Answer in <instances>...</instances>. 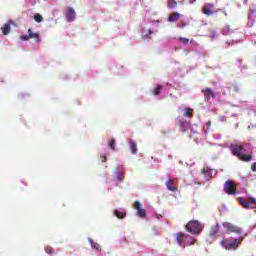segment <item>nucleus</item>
<instances>
[{
    "label": "nucleus",
    "instance_id": "obj_1",
    "mask_svg": "<svg viewBox=\"0 0 256 256\" xmlns=\"http://www.w3.org/2000/svg\"><path fill=\"white\" fill-rule=\"evenodd\" d=\"M203 227H205V225L198 220H190L186 224L185 229L188 233H191V235H200L201 231H203Z\"/></svg>",
    "mask_w": 256,
    "mask_h": 256
},
{
    "label": "nucleus",
    "instance_id": "obj_2",
    "mask_svg": "<svg viewBox=\"0 0 256 256\" xmlns=\"http://www.w3.org/2000/svg\"><path fill=\"white\" fill-rule=\"evenodd\" d=\"M241 243H243V237L236 238L232 242H229V240H224L221 242V245L227 251H237V249H239V245H241Z\"/></svg>",
    "mask_w": 256,
    "mask_h": 256
},
{
    "label": "nucleus",
    "instance_id": "obj_3",
    "mask_svg": "<svg viewBox=\"0 0 256 256\" xmlns=\"http://www.w3.org/2000/svg\"><path fill=\"white\" fill-rule=\"evenodd\" d=\"M224 192L227 193V195H237V186L233 180H227L224 183Z\"/></svg>",
    "mask_w": 256,
    "mask_h": 256
},
{
    "label": "nucleus",
    "instance_id": "obj_4",
    "mask_svg": "<svg viewBox=\"0 0 256 256\" xmlns=\"http://www.w3.org/2000/svg\"><path fill=\"white\" fill-rule=\"evenodd\" d=\"M215 9V5L211 3L204 4L203 13L204 15H207V17H211L213 13H219L221 12V9L213 10Z\"/></svg>",
    "mask_w": 256,
    "mask_h": 256
},
{
    "label": "nucleus",
    "instance_id": "obj_5",
    "mask_svg": "<svg viewBox=\"0 0 256 256\" xmlns=\"http://www.w3.org/2000/svg\"><path fill=\"white\" fill-rule=\"evenodd\" d=\"M243 149H245L243 145H239L235 143H232L230 145V151L232 152V155L238 158L241 157V155L243 154Z\"/></svg>",
    "mask_w": 256,
    "mask_h": 256
},
{
    "label": "nucleus",
    "instance_id": "obj_6",
    "mask_svg": "<svg viewBox=\"0 0 256 256\" xmlns=\"http://www.w3.org/2000/svg\"><path fill=\"white\" fill-rule=\"evenodd\" d=\"M134 209L137 211V215L141 219H144V217H147V211L141 208V203L139 201L134 202Z\"/></svg>",
    "mask_w": 256,
    "mask_h": 256
},
{
    "label": "nucleus",
    "instance_id": "obj_7",
    "mask_svg": "<svg viewBox=\"0 0 256 256\" xmlns=\"http://www.w3.org/2000/svg\"><path fill=\"white\" fill-rule=\"evenodd\" d=\"M201 93H203L205 101L209 102L211 99H215V92L211 88L202 89Z\"/></svg>",
    "mask_w": 256,
    "mask_h": 256
},
{
    "label": "nucleus",
    "instance_id": "obj_8",
    "mask_svg": "<svg viewBox=\"0 0 256 256\" xmlns=\"http://www.w3.org/2000/svg\"><path fill=\"white\" fill-rule=\"evenodd\" d=\"M176 241L179 247H183L185 249V241H187V234L179 232L176 234Z\"/></svg>",
    "mask_w": 256,
    "mask_h": 256
},
{
    "label": "nucleus",
    "instance_id": "obj_9",
    "mask_svg": "<svg viewBox=\"0 0 256 256\" xmlns=\"http://www.w3.org/2000/svg\"><path fill=\"white\" fill-rule=\"evenodd\" d=\"M223 227L227 229V231H230L231 233H236V234L241 233V229L239 228V226H235L229 222H224Z\"/></svg>",
    "mask_w": 256,
    "mask_h": 256
},
{
    "label": "nucleus",
    "instance_id": "obj_10",
    "mask_svg": "<svg viewBox=\"0 0 256 256\" xmlns=\"http://www.w3.org/2000/svg\"><path fill=\"white\" fill-rule=\"evenodd\" d=\"M179 19H181V14H179V12H172L168 17L169 23H175L179 21Z\"/></svg>",
    "mask_w": 256,
    "mask_h": 256
},
{
    "label": "nucleus",
    "instance_id": "obj_11",
    "mask_svg": "<svg viewBox=\"0 0 256 256\" xmlns=\"http://www.w3.org/2000/svg\"><path fill=\"white\" fill-rule=\"evenodd\" d=\"M76 14H75V9L70 8L68 9V11L66 12V19L69 22H73L75 20Z\"/></svg>",
    "mask_w": 256,
    "mask_h": 256
},
{
    "label": "nucleus",
    "instance_id": "obj_12",
    "mask_svg": "<svg viewBox=\"0 0 256 256\" xmlns=\"http://www.w3.org/2000/svg\"><path fill=\"white\" fill-rule=\"evenodd\" d=\"M166 187H167L168 191H172V192L177 191V186L175 185V183L173 182V180H171V177H169V176H168V180L166 182Z\"/></svg>",
    "mask_w": 256,
    "mask_h": 256
},
{
    "label": "nucleus",
    "instance_id": "obj_13",
    "mask_svg": "<svg viewBox=\"0 0 256 256\" xmlns=\"http://www.w3.org/2000/svg\"><path fill=\"white\" fill-rule=\"evenodd\" d=\"M239 201L242 207H244L245 209H255V206L251 205L249 200L245 198H239Z\"/></svg>",
    "mask_w": 256,
    "mask_h": 256
},
{
    "label": "nucleus",
    "instance_id": "obj_14",
    "mask_svg": "<svg viewBox=\"0 0 256 256\" xmlns=\"http://www.w3.org/2000/svg\"><path fill=\"white\" fill-rule=\"evenodd\" d=\"M28 35H29L30 39H35V41H37V43H39V41H41V36L39 35V33H33V31L31 29H28Z\"/></svg>",
    "mask_w": 256,
    "mask_h": 256
},
{
    "label": "nucleus",
    "instance_id": "obj_15",
    "mask_svg": "<svg viewBox=\"0 0 256 256\" xmlns=\"http://www.w3.org/2000/svg\"><path fill=\"white\" fill-rule=\"evenodd\" d=\"M186 237L184 248L189 247V245H195V238H193V236L186 234Z\"/></svg>",
    "mask_w": 256,
    "mask_h": 256
},
{
    "label": "nucleus",
    "instance_id": "obj_16",
    "mask_svg": "<svg viewBox=\"0 0 256 256\" xmlns=\"http://www.w3.org/2000/svg\"><path fill=\"white\" fill-rule=\"evenodd\" d=\"M219 229H220L219 224L212 226L209 232L210 237H215V235L219 233Z\"/></svg>",
    "mask_w": 256,
    "mask_h": 256
},
{
    "label": "nucleus",
    "instance_id": "obj_17",
    "mask_svg": "<svg viewBox=\"0 0 256 256\" xmlns=\"http://www.w3.org/2000/svg\"><path fill=\"white\" fill-rule=\"evenodd\" d=\"M238 159L240 161L249 162L253 159V156L250 154H241V156H238Z\"/></svg>",
    "mask_w": 256,
    "mask_h": 256
},
{
    "label": "nucleus",
    "instance_id": "obj_18",
    "mask_svg": "<svg viewBox=\"0 0 256 256\" xmlns=\"http://www.w3.org/2000/svg\"><path fill=\"white\" fill-rule=\"evenodd\" d=\"M1 31L3 35H9L11 33V25L9 23H6L2 28Z\"/></svg>",
    "mask_w": 256,
    "mask_h": 256
},
{
    "label": "nucleus",
    "instance_id": "obj_19",
    "mask_svg": "<svg viewBox=\"0 0 256 256\" xmlns=\"http://www.w3.org/2000/svg\"><path fill=\"white\" fill-rule=\"evenodd\" d=\"M130 151L133 155H137V143L133 140L130 141Z\"/></svg>",
    "mask_w": 256,
    "mask_h": 256
},
{
    "label": "nucleus",
    "instance_id": "obj_20",
    "mask_svg": "<svg viewBox=\"0 0 256 256\" xmlns=\"http://www.w3.org/2000/svg\"><path fill=\"white\" fill-rule=\"evenodd\" d=\"M183 117H193V110L189 107L184 108Z\"/></svg>",
    "mask_w": 256,
    "mask_h": 256
},
{
    "label": "nucleus",
    "instance_id": "obj_21",
    "mask_svg": "<svg viewBox=\"0 0 256 256\" xmlns=\"http://www.w3.org/2000/svg\"><path fill=\"white\" fill-rule=\"evenodd\" d=\"M114 215L115 217H117L118 219H125V217H127V213L126 212H121L119 210H115L114 211Z\"/></svg>",
    "mask_w": 256,
    "mask_h": 256
},
{
    "label": "nucleus",
    "instance_id": "obj_22",
    "mask_svg": "<svg viewBox=\"0 0 256 256\" xmlns=\"http://www.w3.org/2000/svg\"><path fill=\"white\" fill-rule=\"evenodd\" d=\"M117 145V142L115 141V139H110L109 143H108V147L109 149H111L112 151H115V147Z\"/></svg>",
    "mask_w": 256,
    "mask_h": 256
},
{
    "label": "nucleus",
    "instance_id": "obj_23",
    "mask_svg": "<svg viewBox=\"0 0 256 256\" xmlns=\"http://www.w3.org/2000/svg\"><path fill=\"white\" fill-rule=\"evenodd\" d=\"M175 7H177V1L168 0V9H175Z\"/></svg>",
    "mask_w": 256,
    "mask_h": 256
},
{
    "label": "nucleus",
    "instance_id": "obj_24",
    "mask_svg": "<svg viewBox=\"0 0 256 256\" xmlns=\"http://www.w3.org/2000/svg\"><path fill=\"white\" fill-rule=\"evenodd\" d=\"M45 253H47V255H53L55 253V249H53L51 246H46Z\"/></svg>",
    "mask_w": 256,
    "mask_h": 256
},
{
    "label": "nucleus",
    "instance_id": "obj_25",
    "mask_svg": "<svg viewBox=\"0 0 256 256\" xmlns=\"http://www.w3.org/2000/svg\"><path fill=\"white\" fill-rule=\"evenodd\" d=\"M163 89L162 85H158L156 88L153 89V93L155 95H161V90Z\"/></svg>",
    "mask_w": 256,
    "mask_h": 256
},
{
    "label": "nucleus",
    "instance_id": "obj_26",
    "mask_svg": "<svg viewBox=\"0 0 256 256\" xmlns=\"http://www.w3.org/2000/svg\"><path fill=\"white\" fill-rule=\"evenodd\" d=\"M34 20L36 21V23H41L43 21V16L41 14H35Z\"/></svg>",
    "mask_w": 256,
    "mask_h": 256
},
{
    "label": "nucleus",
    "instance_id": "obj_27",
    "mask_svg": "<svg viewBox=\"0 0 256 256\" xmlns=\"http://www.w3.org/2000/svg\"><path fill=\"white\" fill-rule=\"evenodd\" d=\"M211 172V169L209 166H204L201 170L202 175H205L207 173Z\"/></svg>",
    "mask_w": 256,
    "mask_h": 256
},
{
    "label": "nucleus",
    "instance_id": "obj_28",
    "mask_svg": "<svg viewBox=\"0 0 256 256\" xmlns=\"http://www.w3.org/2000/svg\"><path fill=\"white\" fill-rule=\"evenodd\" d=\"M117 180L118 181H123V179H125V174H123V172H117Z\"/></svg>",
    "mask_w": 256,
    "mask_h": 256
},
{
    "label": "nucleus",
    "instance_id": "obj_29",
    "mask_svg": "<svg viewBox=\"0 0 256 256\" xmlns=\"http://www.w3.org/2000/svg\"><path fill=\"white\" fill-rule=\"evenodd\" d=\"M179 42L183 43L184 45H187V43H189V39L188 38L180 37L179 38Z\"/></svg>",
    "mask_w": 256,
    "mask_h": 256
},
{
    "label": "nucleus",
    "instance_id": "obj_30",
    "mask_svg": "<svg viewBox=\"0 0 256 256\" xmlns=\"http://www.w3.org/2000/svg\"><path fill=\"white\" fill-rule=\"evenodd\" d=\"M29 39H31L29 34L28 35H21L20 36V40L21 41H29Z\"/></svg>",
    "mask_w": 256,
    "mask_h": 256
},
{
    "label": "nucleus",
    "instance_id": "obj_31",
    "mask_svg": "<svg viewBox=\"0 0 256 256\" xmlns=\"http://www.w3.org/2000/svg\"><path fill=\"white\" fill-rule=\"evenodd\" d=\"M248 202L250 203V205H256V199L253 197L248 198Z\"/></svg>",
    "mask_w": 256,
    "mask_h": 256
},
{
    "label": "nucleus",
    "instance_id": "obj_32",
    "mask_svg": "<svg viewBox=\"0 0 256 256\" xmlns=\"http://www.w3.org/2000/svg\"><path fill=\"white\" fill-rule=\"evenodd\" d=\"M101 161H102V163H105L106 161H107V154H103L102 156H101Z\"/></svg>",
    "mask_w": 256,
    "mask_h": 256
},
{
    "label": "nucleus",
    "instance_id": "obj_33",
    "mask_svg": "<svg viewBox=\"0 0 256 256\" xmlns=\"http://www.w3.org/2000/svg\"><path fill=\"white\" fill-rule=\"evenodd\" d=\"M178 125L181 127H185V121L184 120H178Z\"/></svg>",
    "mask_w": 256,
    "mask_h": 256
},
{
    "label": "nucleus",
    "instance_id": "obj_34",
    "mask_svg": "<svg viewBox=\"0 0 256 256\" xmlns=\"http://www.w3.org/2000/svg\"><path fill=\"white\" fill-rule=\"evenodd\" d=\"M252 171H256V162L251 166Z\"/></svg>",
    "mask_w": 256,
    "mask_h": 256
},
{
    "label": "nucleus",
    "instance_id": "obj_35",
    "mask_svg": "<svg viewBox=\"0 0 256 256\" xmlns=\"http://www.w3.org/2000/svg\"><path fill=\"white\" fill-rule=\"evenodd\" d=\"M88 241H89L91 247H93V243H94V242H93V239L89 238Z\"/></svg>",
    "mask_w": 256,
    "mask_h": 256
},
{
    "label": "nucleus",
    "instance_id": "obj_36",
    "mask_svg": "<svg viewBox=\"0 0 256 256\" xmlns=\"http://www.w3.org/2000/svg\"><path fill=\"white\" fill-rule=\"evenodd\" d=\"M238 63H243L242 59H237Z\"/></svg>",
    "mask_w": 256,
    "mask_h": 256
},
{
    "label": "nucleus",
    "instance_id": "obj_37",
    "mask_svg": "<svg viewBox=\"0 0 256 256\" xmlns=\"http://www.w3.org/2000/svg\"><path fill=\"white\" fill-rule=\"evenodd\" d=\"M153 33V31L149 30V35H151Z\"/></svg>",
    "mask_w": 256,
    "mask_h": 256
},
{
    "label": "nucleus",
    "instance_id": "obj_38",
    "mask_svg": "<svg viewBox=\"0 0 256 256\" xmlns=\"http://www.w3.org/2000/svg\"><path fill=\"white\" fill-rule=\"evenodd\" d=\"M97 250L99 251V247L97 248Z\"/></svg>",
    "mask_w": 256,
    "mask_h": 256
}]
</instances>
